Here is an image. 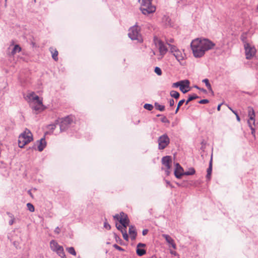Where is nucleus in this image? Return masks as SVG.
<instances>
[{"label": "nucleus", "mask_w": 258, "mask_h": 258, "mask_svg": "<svg viewBox=\"0 0 258 258\" xmlns=\"http://www.w3.org/2000/svg\"><path fill=\"white\" fill-rule=\"evenodd\" d=\"M215 45L209 39L197 38L191 41L190 46L194 56L199 58L202 57L206 51L212 49Z\"/></svg>", "instance_id": "1"}, {"label": "nucleus", "mask_w": 258, "mask_h": 258, "mask_svg": "<svg viewBox=\"0 0 258 258\" xmlns=\"http://www.w3.org/2000/svg\"><path fill=\"white\" fill-rule=\"evenodd\" d=\"M25 98L35 113L38 114L45 109L42 98L39 97L34 92L28 93Z\"/></svg>", "instance_id": "2"}, {"label": "nucleus", "mask_w": 258, "mask_h": 258, "mask_svg": "<svg viewBox=\"0 0 258 258\" xmlns=\"http://www.w3.org/2000/svg\"><path fill=\"white\" fill-rule=\"evenodd\" d=\"M152 0H139L141 4L140 10L145 15H148L155 12L156 8L152 4Z\"/></svg>", "instance_id": "3"}, {"label": "nucleus", "mask_w": 258, "mask_h": 258, "mask_svg": "<svg viewBox=\"0 0 258 258\" xmlns=\"http://www.w3.org/2000/svg\"><path fill=\"white\" fill-rule=\"evenodd\" d=\"M113 218L115 220H118L121 224V225H120L116 224L117 229L121 231V230H124V229H125L129 224V220L127 218V216L123 212H121L119 215H115L113 216Z\"/></svg>", "instance_id": "4"}, {"label": "nucleus", "mask_w": 258, "mask_h": 258, "mask_svg": "<svg viewBox=\"0 0 258 258\" xmlns=\"http://www.w3.org/2000/svg\"><path fill=\"white\" fill-rule=\"evenodd\" d=\"M32 140L33 136L32 133L29 130L26 129L19 137L18 144L19 147H24L25 145L31 142Z\"/></svg>", "instance_id": "5"}, {"label": "nucleus", "mask_w": 258, "mask_h": 258, "mask_svg": "<svg viewBox=\"0 0 258 258\" xmlns=\"http://www.w3.org/2000/svg\"><path fill=\"white\" fill-rule=\"evenodd\" d=\"M168 45L169 46L170 52L175 56L176 60L180 63V64L183 65V61L186 56L184 51L179 49L174 45L169 44H168Z\"/></svg>", "instance_id": "6"}, {"label": "nucleus", "mask_w": 258, "mask_h": 258, "mask_svg": "<svg viewBox=\"0 0 258 258\" xmlns=\"http://www.w3.org/2000/svg\"><path fill=\"white\" fill-rule=\"evenodd\" d=\"M128 35L132 40H137L139 42L143 41L142 37L140 33V28L137 25L130 28Z\"/></svg>", "instance_id": "7"}, {"label": "nucleus", "mask_w": 258, "mask_h": 258, "mask_svg": "<svg viewBox=\"0 0 258 258\" xmlns=\"http://www.w3.org/2000/svg\"><path fill=\"white\" fill-rule=\"evenodd\" d=\"M154 42L155 43L156 47L158 49L160 52L158 59H162L164 55L167 52L168 49L164 44L163 42H162L158 38H154Z\"/></svg>", "instance_id": "8"}, {"label": "nucleus", "mask_w": 258, "mask_h": 258, "mask_svg": "<svg viewBox=\"0 0 258 258\" xmlns=\"http://www.w3.org/2000/svg\"><path fill=\"white\" fill-rule=\"evenodd\" d=\"M50 247L52 250L56 252L60 257H64V252L62 246L59 245L55 241L51 240L50 242Z\"/></svg>", "instance_id": "9"}, {"label": "nucleus", "mask_w": 258, "mask_h": 258, "mask_svg": "<svg viewBox=\"0 0 258 258\" xmlns=\"http://www.w3.org/2000/svg\"><path fill=\"white\" fill-rule=\"evenodd\" d=\"M158 149L163 150L166 148L170 143V139L167 134H164L159 137L158 139Z\"/></svg>", "instance_id": "10"}, {"label": "nucleus", "mask_w": 258, "mask_h": 258, "mask_svg": "<svg viewBox=\"0 0 258 258\" xmlns=\"http://www.w3.org/2000/svg\"><path fill=\"white\" fill-rule=\"evenodd\" d=\"M244 47L246 59H250L255 55L256 49L253 45L250 43H245Z\"/></svg>", "instance_id": "11"}, {"label": "nucleus", "mask_w": 258, "mask_h": 258, "mask_svg": "<svg viewBox=\"0 0 258 258\" xmlns=\"http://www.w3.org/2000/svg\"><path fill=\"white\" fill-rule=\"evenodd\" d=\"M171 162V157L169 156L163 157L162 159V164L166 167L165 173L167 175H169L170 173Z\"/></svg>", "instance_id": "12"}, {"label": "nucleus", "mask_w": 258, "mask_h": 258, "mask_svg": "<svg viewBox=\"0 0 258 258\" xmlns=\"http://www.w3.org/2000/svg\"><path fill=\"white\" fill-rule=\"evenodd\" d=\"M184 172H183V168L179 165V163L175 164V169L174 170V175L177 178H180L182 175H184Z\"/></svg>", "instance_id": "13"}, {"label": "nucleus", "mask_w": 258, "mask_h": 258, "mask_svg": "<svg viewBox=\"0 0 258 258\" xmlns=\"http://www.w3.org/2000/svg\"><path fill=\"white\" fill-rule=\"evenodd\" d=\"M184 83L181 84L179 89L183 93H186L188 91L189 82L188 80H184Z\"/></svg>", "instance_id": "14"}, {"label": "nucleus", "mask_w": 258, "mask_h": 258, "mask_svg": "<svg viewBox=\"0 0 258 258\" xmlns=\"http://www.w3.org/2000/svg\"><path fill=\"white\" fill-rule=\"evenodd\" d=\"M162 237H164L166 242L170 245L173 249H176V244H175L174 242V240L168 235L167 234H163Z\"/></svg>", "instance_id": "15"}, {"label": "nucleus", "mask_w": 258, "mask_h": 258, "mask_svg": "<svg viewBox=\"0 0 258 258\" xmlns=\"http://www.w3.org/2000/svg\"><path fill=\"white\" fill-rule=\"evenodd\" d=\"M128 233L131 236V238L132 240H135L136 236H137V232L136 228L133 226H131L129 228L128 230Z\"/></svg>", "instance_id": "16"}, {"label": "nucleus", "mask_w": 258, "mask_h": 258, "mask_svg": "<svg viewBox=\"0 0 258 258\" xmlns=\"http://www.w3.org/2000/svg\"><path fill=\"white\" fill-rule=\"evenodd\" d=\"M75 123V117L74 116L71 115L66 117V126L67 124L72 125Z\"/></svg>", "instance_id": "17"}, {"label": "nucleus", "mask_w": 258, "mask_h": 258, "mask_svg": "<svg viewBox=\"0 0 258 258\" xmlns=\"http://www.w3.org/2000/svg\"><path fill=\"white\" fill-rule=\"evenodd\" d=\"M248 116L249 117V119L250 120L255 119V112L253 109L251 107H249L248 108Z\"/></svg>", "instance_id": "18"}, {"label": "nucleus", "mask_w": 258, "mask_h": 258, "mask_svg": "<svg viewBox=\"0 0 258 258\" xmlns=\"http://www.w3.org/2000/svg\"><path fill=\"white\" fill-rule=\"evenodd\" d=\"M212 157L211 158V160L209 163V166L208 168L207 169V174L206 176L207 178L210 179L211 178V175L212 173Z\"/></svg>", "instance_id": "19"}, {"label": "nucleus", "mask_w": 258, "mask_h": 258, "mask_svg": "<svg viewBox=\"0 0 258 258\" xmlns=\"http://www.w3.org/2000/svg\"><path fill=\"white\" fill-rule=\"evenodd\" d=\"M46 146V142L45 139H41L39 142L38 149L39 151H42Z\"/></svg>", "instance_id": "20"}, {"label": "nucleus", "mask_w": 258, "mask_h": 258, "mask_svg": "<svg viewBox=\"0 0 258 258\" xmlns=\"http://www.w3.org/2000/svg\"><path fill=\"white\" fill-rule=\"evenodd\" d=\"M50 51L52 54V57L55 60H57L58 51L53 47L50 48Z\"/></svg>", "instance_id": "21"}, {"label": "nucleus", "mask_w": 258, "mask_h": 258, "mask_svg": "<svg viewBox=\"0 0 258 258\" xmlns=\"http://www.w3.org/2000/svg\"><path fill=\"white\" fill-rule=\"evenodd\" d=\"M202 82L204 83L207 87L208 89L211 92L212 91V89L211 84L209 83V80L208 79H204Z\"/></svg>", "instance_id": "22"}, {"label": "nucleus", "mask_w": 258, "mask_h": 258, "mask_svg": "<svg viewBox=\"0 0 258 258\" xmlns=\"http://www.w3.org/2000/svg\"><path fill=\"white\" fill-rule=\"evenodd\" d=\"M21 51V48L19 45H15L12 51V53L13 55H14L17 52H19Z\"/></svg>", "instance_id": "23"}, {"label": "nucleus", "mask_w": 258, "mask_h": 258, "mask_svg": "<svg viewBox=\"0 0 258 258\" xmlns=\"http://www.w3.org/2000/svg\"><path fill=\"white\" fill-rule=\"evenodd\" d=\"M170 95L172 97L174 98L175 99H178L179 97V93L174 90L171 91Z\"/></svg>", "instance_id": "24"}, {"label": "nucleus", "mask_w": 258, "mask_h": 258, "mask_svg": "<svg viewBox=\"0 0 258 258\" xmlns=\"http://www.w3.org/2000/svg\"><path fill=\"white\" fill-rule=\"evenodd\" d=\"M137 253L139 256H142L146 253V250L144 249L141 248L140 247H137Z\"/></svg>", "instance_id": "25"}, {"label": "nucleus", "mask_w": 258, "mask_h": 258, "mask_svg": "<svg viewBox=\"0 0 258 258\" xmlns=\"http://www.w3.org/2000/svg\"><path fill=\"white\" fill-rule=\"evenodd\" d=\"M195 172H196V171H195V169L194 168H190L188 169V170L187 171L184 172V175H191L194 174L195 173Z\"/></svg>", "instance_id": "26"}, {"label": "nucleus", "mask_w": 258, "mask_h": 258, "mask_svg": "<svg viewBox=\"0 0 258 258\" xmlns=\"http://www.w3.org/2000/svg\"><path fill=\"white\" fill-rule=\"evenodd\" d=\"M155 107L156 109L160 111H163L165 109V106L164 105H160L157 102L155 103Z\"/></svg>", "instance_id": "27"}, {"label": "nucleus", "mask_w": 258, "mask_h": 258, "mask_svg": "<svg viewBox=\"0 0 258 258\" xmlns=\"http://www.w3.org/2000/svg\"><path fill=\"white\" fill-rule=\"evenodd\" d=\"M199 98V97L195 94L189 95L188 99L186 100L185 104H187L190 101Z\"/></svg>", "instance_id": "28"}, {"label": "nucleus", "mask_w": 258, "mask_h": 258, "mask_svg": "<svg viewBox=\"0 0 258 258\" xmlns=\"http://www.w3.org/2000/svg\"><path fill=\"white\" fill-rule=\"evenodd\" d=\"M67 250H68V251L69 252V253H70L73 255H76V251L74 247H69L67 249Z\"/></svg>", "instance_id": "29"}, {"label": "nucleus", "mask_w": 258, "mask_h": 258, "mask_svg": "<svg viewBox=\"0 0 258 258\" xmlns=\"http://www.w3.org/2000/svg\"><path fill=\"white\" fill-rule=\"evenodd\" d=\"M184 82V81H180L177 82L176 83H174L172 84V87L173 88L180 87L181 84H182Z\"/></svg>", "instance_id": "30"}, {"label": "nucleus", "mask_w": 258, "mask_h": 258, "mask_svg": "<svg viewBox=\"0 0 258 258\" xmlns=\"http://www.w3.org/2000/svg\"><path fill=\"white\" fill-rule=\"evenodd\" d=\"M241 40L243 42V43L244 44V45H245V43H249L246 41V34H243L241 35Z\"/></svg>", "instance_id": "31"}, {"label": "nucleus", "mask_w": 258, "mask_h": 258, "mask_svg": "<svg viewBox=\"0 0 258 258\" xmlns=\"http://www.w3.org/2000/svg\"><path fill=\"white\" fill-rule=\"evenodd\" d=\"M144 107L149 111H151L153 108V106L150 104H145L144 106Z\"/></svg>", "instance_id": "32"}, {"label": "nucleus", "mask_w": 258, "mask_h": 258, "mask_svg": "<svg viewBox=\"0 0 258 258\" xmlns=\"http://www.w3.org/2000/svg\"><path fill=\"white\" fill-rule=\"evenodd\" d=\"M27 207L28 208V209L30 211V212H34V210H35V208H34V207L33 206V205L32 204H31V203H28L27 204Z\"/></svg>", "instance_id": "33"}, {"label": "nucleus", "mask_w": 258, "mask_h": 258, "mask_svg": "<svg viewBox=\"0 0 258 258\" xmlns=\"http://www.w3.org/2000/svg\"><path fill=\"white\" fill-rule=\"evenodd\" d=\"M247 123L249 127H253V125H255V119L250 120L249 119L247 121Z\"/></svg>", "instance_id": "34"}, {"label": "nucleus", "mask_w": 258, "mask_h": 258, "mask_svg": "<svg viewBox=\"0 0 258 258\" xmlns=\"http://www.w3.org/2000/svg\"><path fill=\"white\" fill-rule=\"evenodd\" d=\"M121 232L122 233L123 238L124 239L126 240H128V235L126 233V230L124 229V230H121Z\"/></svg>", "instance_id": "35"}, {"label": "nucleus", "mask_w": 258, "mask_h": 258, "mask_svg": "<svg viewBox=\"0 0 258 258\" xmlns=\"http://www.w3.org/2000/svg\"><path fill=\"white\" fill-rule=\"evenodd\" d=\"M155 72L158 75H161L162 74V71L161 69L159 67H156L155 69Z\"/></svg>", "instance_id": "36"}, {"label": "nucleus", "mask_w": 258, "mask_h": 258, "mask_svg": "<svg viewBox=\"0 0 258 258\" xmlns=\"http://www.w3.org/2000/svg\"><path fill=\"white\" fill-rule=\"evenodd\" d=\"M8 214L10 215V217L11 218V220L9 221V224L10 225H12L15 221V218L14 217V216L12 215L11 214L8 213Z\"/></svg>", "instance_id": "37"}, {"label": "nucleus", "mask_w": 258, "mask_h": 258, "mask_svg": "<svg viewBox=\"0 0 258 258\" xmlns=\"http://www.w3.org/2000/svg\"><path fill=\"white\" fill-rule=\"evenodd\" d=\"M47 127L49 131H53L55 128V125L54 124H49Z\"/></svg>", "instance_id": "38"}, {"label": "nucleus", "mask_w": 258, "mask_h": 258, "mask_svg": "<svg viewBox=\"0 0 258 258\" xmlns=\"http://www.w3.org/2000/svg\"><path fill=\"white\" fill-rule=\"evenodd\" d=\"M104 227L107 229H110L111 228L110 225L107 222H104Z\"/></svg>", "instance_id": "39"}, {"label": "nucleus", "mask_w": 258, "mask_h": 258, "mask_svg": "<svg viewBox=\"0 0 258 258\" xmlns=\"http://www.w3.org/2000/svg\"><path fill=\"white\" fill-rule=\"evenodd\" d=\"M209 102V100L207 99H203L199 101L200 104H206Z\"/></svg>", "instance_id": "40"}, {"label": "nucleus", "mask_w": 258, "mask_h": 258, "mask_svg": "<svg viewBox=\"0 0 258 258\" xmlns=\"http://www.w3.org/2000/svg\"><path fill=\"white\" fill-rule=\"evenodd\" d=\"M169 105L170 106H173L174 105V101L173 99H170L169 100Z\"/></svg>", "instance_id": "41"}, {"label": "nucleus", "mask_w": 258, "mask_h": 258, "mask_svg": "<svg viewBox=\"0 0 258 258\" xmlns=\"http://www.w3.org/2000/svg\"><path fill=\"white\" fill-rule=\"evenodd\" d=\"M114 247L117 250H119V251H122L123 250V249H122V248H121L120 246H118V245L117 244H114Z\"/></svg>", "instance_id": "42"}, {"label": "nucleus", "mask_w": 258, "mask_h": 258, "mask_svg": "<svg viewBox=\"0 0 258 258\" xmlns=\"http://www.w3.org/2000/svg\"><path fill=\"white\" fill-rule=\"evenodd\" d=\"M184 102H185L184 99H182V100H181L180 101H179V102H178V105H177L178 107H180Z\"/></svg>", "instance_id": "43"}, {"label": "nucleus", "mask_w": 258, "mask_h": 258, "mask_svg": "<svg viewBox=\"0 0 258 258\" xmlns=\"http://www.w3.org/2000/svg\"><path fill=\"white\" fill-rule=\"evenodd\" d=\"M161 121L162 122H168L169 121L167 119V118L166 117H163L162 119H161Z\"/></svg>", "instance_id": "44"}, {"label": "nucleus", "mask_w": 258, "mask_h": 258, "mask_svg": "<svg viewBox=\"0 0 258 258\" xmlns=\"http://www.w3.org/2000/svg\"><path fill=\"white\" fill-rule=\"evenodd\" d=\"M226 106L228 107V108L234 114H235L236 113H237V112L234 111V110H233L232 109V108L231 107H230L228 105H226Z\"/></svg>", "instance_id": "45"}, {"label": "nucleus", "mask_w": 258, "mask_h": 258, "mask_svg": "<svg viewBox=\"0 0 258 258\" xmlns=\"http://www.w3.org/2000/svg\"><path fill=\"white\" fill-rule=\"evenodd\" d=\"M148 232V230L147 229H144L143 230L142 234L143 235H146L147 234Z\"/></svg>", "instance_id": "46"}, {"label": "nucleus", "mask_w": 258, "mask_h": 258, "mask_svg": "<svg viewBox=\"0 0 258 258\" xmlns=\"http://www.w3.org/2000/svg\"><path fill=\"white\" fill-rule=\"evenodd\" d=\"M196 88H197V89H199L200 90H201V91H202L204 93H206V90L205 89L200 88L198 86H196Z\"/></svg>", "instance_id": "47"}, {"label": "nucleus", "mask_w": 258, "mask_h": 258, "mask_svg": "<svg viewBox=\"0 0 258 258\" xmlns=\"http://www.w3.org/2000/svg\"><path fill=\"white\" fill-rule=\"evenodd\" d=\"M145 246V244H144V243H139L138 245H137V247H144Z\"/></svg>", "instance_id": "48"}, {"label": "nucleus", "mask_w": 258, "mask_h": 258, "mask_svg": "<svg viewBox=\"0 0 258 258\" xmlns=\"http://www.w3.org/2000/svg\"><path fill=\"white\" fill-rule=\"evenodd\" d=\"M250 128L251 129V134L253 136H254V132H255V130L254 128H253V127H250Z\"/></svg>", "instance_id": "49"}, {"label": "nucleus", "mask_w": 258, "mask_h": 258, "mask_svg": "<svg viewBox=\"0 0 258 258\" xmlns=\"http://www.w3.org/2000/svg\"><path fill=\"white\" fill-rule=\"evenodd\" d=\"M235 115H236L237 120L238 121H240V117L239 116V115H238L237 113H236Z\"/></svg>", "instance_id": "50"}, {"label": "nucleus", "mask_w": 258, "mask_h": 258, "mask_svg": "<svg viewBox=\"0 0 258 258\" xmlns=\"http://www.w3.org/2000/svg\"><path fill=\"white\" fill-rule=\"evenodd\" d=\"M59 231H60L59 229L57 227V228H56L55 229L54 232H55L56 233L58 234V233H59Z\"/></svg>", "instance_id": "51"}, {"label": "nucleus", "mask_w": 258, "mask_h": 258, "mask_svg": "<svg viewBox=\"0 0 258 258\" xmlns=\"http://www.w3.org/2000/svg\"><path fill=\"white\" fill-rule=\"evenodd\" d=\"M166 182L167 185H169L170 186H171V187H172L171 184H170V182L169 181L166 180Z\"/></svg>", "instance_id": "52"}, {"label": "nucleus", "mask_w": 258, "mask_h": 258, "mask_svg": "<svg viewBox=\"0 0 258 258\" xmlns=\"http://www.w3.org/2000/svg\"><path fill=\"white\" fill-rule=\"evenodd\" d=\"M222 104H219V105L218 106V107H217V110H218V111H220V109H221V105H222Z\"/></svg>", "instance_id": "53"}, {"label": "nucleus", "mask_w": 258, "mask_h": 258, "mask_svg": "<svg viewBox=\"0 0 258 258\" xmlns=\"http://www.w3.org/2000/svg\"><path fill=\"white\" fill-rule=\"evenodd\" d=\"M170 253L172 254L176 255V252L171 250Z\"/></svg>", "instance_id": "54"}, {"label": "nucleus", "mask_w": 258, "mask_h": 258, "mask_svg": "<svg viewBox=\"0 0 258 258\" xmlns=\"http://www.w3.org/2000/svg\"><path fill=\"white\" fill-rule=\"evenodd\" d=\"M180 107H178V106L177 107V108H176V110H175V113H177V112L179 110V109Z\"/></svg>", "instance_id": "55"}, {"label": "nucleus", "mask_w": 258, "mask_h": 258, "mask_svg": "<svg viewBox=\"0 0 258 258\" xmlns=\"http://www.w3.org/2000/svg\"><path fill=\"white\" fill-rule=\"evenodd\" d=\"M173 41V39H170V42H172Z\"/></svg>", "instance_id": "56"}, {"label": "nucleus", "mask_w": 258, "mask_h": 258, "mask_svg": "<svg viewBox=\"0 0 258 258\" xmlns=\"http://www.w3.org/2000/svg\"><path fill=\"white\" fill-rule=\"evenodd\" d=\"M153 54L155 55V53L154 51H153Z\"/></svg>", "instance_id": "57"}]
</instances>
